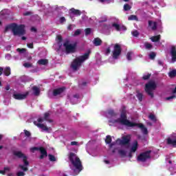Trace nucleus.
I'll list each match as a JSON object with an SVG mask.
<instances>
[{"label": "nucleus", "mask_w": 176, "mask_h": 176, "mask_svg": "<svg viewBox=\"0 0 176 176\" xmlns=\"http://www.w3.org/2000/svg\"><path fill=\"white\" fill-rule=\"evenodd\" d=\"M111 53V47H109L106 49V54H109Z\"/></svg>", "instance_id": "53"}, {"label": "nucleus", "mask_w": 176, "mask_h": 176, "mask_svg": "<svg viewBox=\"0 0 176 176\" xmlns=\"http://www.w3.org/2000/svg\"><path fill=\"white\" fill-rule=\"evenodd\" d=\"M66 89L67 88L65 87H62L54 89L53 96L54 97H57V96H60V94H63V93L65 91Z\"/></svg>", "instance_id": "11"}, {"label": "nucleus", "mask_w": 176, "mask_h": 176, "mask_svg": "<svg viewBox=\"0 0 176 176\" xmlns=\"http://www.w3.org/2000/svg\"><path fill=\"white\" fill-rule=\"evenodd\" d=\"M102 44V41L100 38H95L94 39V46H101Z\"/></svg>", "instance_id": "19"}, {"label": "nucleus", "mask_w": 176, "mask_h": 176, "mask_svg": "<svg viewBox=\"0 0 176 176\" xmlns=\"http://www.w3.org/2000/svg\"><path fill=\"white\" fill-rule=\"evenodd\" d=\"M148 27H151L153 31H155V30H157V23L152 21H148Z\"/></svg>", "instance_id": "17"}, {"label": "nucleus", "mask_w": 176, "mask_h": 176, "mask_svg": "<svg viewBox=\"0 0 176 176\" xmlns=\"http://www.w3.org/2000/svg\"><path fill=\"white\" fill-rule=\"evenodd\" d=\"M16 175L17 176H24V175H25V173L23 171H19L16 173Z\"/></svg>", "instance_id": "49"}, {"label": "nucleus", "mask_w": 176, "mask_h": 176, "mask_svg": "<svg viewBox=\"0 0 176 176\" xmlns=\"http://www.w3.org/2000/svg\"><path fill=\"white\" fill-rule=\"evenodd\" d=\"M144 46H145L146 49H152V47H153L152 44H151L149 43H146L144 44Z\"/></svg>", "instance_id": "43"}, {"label": "nucleus", "mask_w": 176, "mask_h": 176, "mask_svg": "<svg viewBox=\"0 0 176 176\" xmlns=\"http://www.w3.org/2000/svg\"><path fill=\"white\" fill-rule=\"evenodd\" d=\"M111 25L113 28H115L116 30H117L118 32H120V25L116 23H113Z\"/></svg>", "instance_id": "28"}, {"label": "nucleus", "mask_w": 176, "mask_h": 176, "mask_svg": "<svg viewBox=\"0 0 176 176\" xmlns=\"http://www.w3.org/2000/svg\"><path fill=\"white\" fill-rule=\"evenodd\" d=\"M0 174L5 175V174H6V171L0 170Z\"/></svg>", "instance_id": "60"}, {"label": "nucleus", "mask_w": 176, "mask_h": 176, "mask_svg": "<svg viewBox=\"0 0 176 176\" xmlns=\"http://www.w3.org/2000/svg\"><path fill=\"white\" fill-rule=\"evenodd\" d=\"M168 76H169V78H175V76H176V69H173V70L169 72H168Z\"/></svg>", "instance_id": "27"}, {"label": "nucleus", "mask_w": 176, "mask_h": 176, "mask_svg": "<svg viewBox=\"0 0 176 176\" xmlns=\"http://www.w3.org/2000/svg\"><path fill=\"white\" fill-rule=\"evenodd\" d=\"M156 57V53L152 52L149 54V58L151 60H155V58Z\"/></svg>", "instance_id": "36"}, {"label": "nucleus", "mask_w": 176, "mask_h": 176, "mask_svg": "<svg viewBox=\"0 0 176 176\" xmlns=\"http://www.w3.org/2000/svg\"><path fill=\"white\" fill-rule=\"evenodd\" d=\"M138 149V142L137 140H135L133 142V144L131 148L130 151L133 152V153H134L135 152L137 151Z\"/></svg>", "instance_id": "18"}, {"label": "nucleus", "mask_w": 176, "mask_h": 176, "mask_svg": "<svg viewBox=\"0 0 176 176\" xmlns=\"http://www.w3.org/2000/svg\"><path fill=\"white\" fill-rule=\"evenodd\" d=\"M70 145H72V146L78 145V142H72L70 143Z\"/></svg>", "instance_id": "55"}, {"label": "nucleus", "mask_w": 176, "mask_h": 176, "mask_svg": "<svg viewBox=\"0 0 176 176\" xmlns=\"http://www.w3.org/2000/svg\"><path fill=\"white\" fill-rule=\"evenodd\" d=\"M40 153L41 154L39 157V159L42 160V159H45V157H47V151L46 148L43 146L39 147Z\"/></svg>", "instance_id": "12"}, {"label": "nucleus", "mask_w": 176, "mask_h": 176, "mask_svg": "<svg viewBox=\"0 0 176 176\" xmlns=\"http://www.w3.org/2000/svg\"><path fill=\"white\" fill-rule=\"evenodd\" d=\"M34 124L37 126L38 129H41L42 131H49V128L47 126H45L43 124L38 123L36 121H34Z\"/></svg>", "instance_id": "15"}, {"label": "nucleus", "mask_w": 176, "mask_h": 176, "mask_svg": "<svg viewBox=\"0 0 176 176\" xmlns=\"http://www.w3.org/2000/svg\"><path fill=\"white\" fill-rule=\"evenodd\" d=\"M39 65H47L49 64V60L47 59H40L38 61Z\"/></svg>", "instance_id": "22"}, {"label": "nucleus", "mask_w": 176, "mask_h": 176, "mask_svg": "<svg viewBox=\"0 0 176 176\" xmlns=\"http://www.w3.org/2000/svg\"><path fill=\"white\" fill-rule=\"evenodd\" d=\"M78 35H80V30L78 29L74 32V36H78Z\"/></svg>", "instance_id": "47"}, {"label": "nucleus", "mask_w": 176, "mask_h": 176, "mask_svg": "<svg viewBox=\"0 0 176 176\" xmlns=\"http://www.w3.org/2000/svg\"><path fill=\"white\" fill-rule=\"evenodd\" d=\"M3 72L4 74V75L6 76H9L11 74L10 72V67H7L4 69V70H3Z\"/></svg>", "instance_id": "24"}, {"label": "nucleus", "mask_w": 176, "mask_h": 176, "mask_svg": "<svg viewBox=\"0 0 176 176\" xmlns=\"http://www.w3.org/2000/svg\"><path fill=\"white\" fill-rule=\"evenodd\" d=\"M148 118L150 119V120H151L154 123H156V122H157V119L156 118V116H155L154 114H150L148 116Z\"/></svg>", "instance_id": "26"}, {"label": "nucleus", "mask_w": 176, "mask_h": 176, "mask_svg": "<svg viewBox=\"0 0 176 176\" xmlns=\"http://www.w3.org/2000/svg\"><path fill=\"white\" fill-rule=\"evenodd\" d=\"M135 126L138 127L139 129H140L141 131L145 135H146V134H148V129H146V127H145V126L143 125L142 123H135V122H134L133 127H135Z\"/></svg>", "instance_id": "10"}, {"label": "nucleus", "mask_w": 176, "mask_h": 176, "mask_svg": "<svg viewBox=\"0 0 176 176\" xmlns=\"http://www.w3.org/2000/svg\"><path fill=\"white\" fill-rule=\"evenodd\" d=\"M32 90L34 93V96H39L40 93H41V90L39 89V88L36 86H34L32 87Z\"/></svg>", "instance_id": "23"}, {"label": "nucleus", "mask_w": 176, "mask_h": 176, "mask_svg": "<svg viewBox=\"0 0 176 176\" xmlns=\"http://www.w3.org/2000/svg\"><path fill=\"white\" fill-rule=\"evenodd\" d=\"M105 142L106 144H111V142H112V138L111 135H108L106 136Z\"/></svg>", "instance_id": "32"}, {"label": "nucleus", "mask_w": 176, "mask_h": 176, "mask_svg": "<svg viewBox=\"0 0 176 176\" xmlns=\"http://www.w3.org/2000/svg\"><path fill=\"white\" fill-rule=\"evenodd\" d=\"M85 35L86 36L90 35V34H91V29L90 28H86L85 30Z\"/></svg>", "instance_id": "40"}, {"label": "nucleus", "mask_w": 176, "mask_h": 176, "mask_svg": "<svg viewBox=\"0 0 176 176\" xmlns=\"http://www.w3.org/2000/svg\"><path fill=\"white\" fill-rule=\"evenodd\" d=\"M156 87H157V86L155 81L150 80L145 85L144 91L146 94L151 96V98H153V97H155L153 91L156 90Z\"/></svg>", "instance_id": "6"}, {"label": "nucleus", "mask_w": 176, "mask_h": 176, "mask_svg": "<svg viewBox=\"0 0 176 176\" xmlns=\"http://www.w3.org/2000/svg\"><path fill=\"white\" fill-rule=\"evenodd\" d=\"M90 53H91V51L88 50L87 52L85 53L84 55L74 59L70 65L72 69H73V71H78V69L80 68L82 63H83V61H86V60H88L89 57L90 56Z\"/></svg>", "instance_id": "3"}, {"label": "nucleus", "mask_w": 176, "mask_h": 176, "mask_svg": "<svg viewBox=\"0 0 176 176\" xmlns=\"http://www.w3.org/2000/svg\"><path fill=\"white\" fill-rule=\"evenodd\" d=\"M133 153H134L130 151L129 153V157H130V158L133 157Z\"/></svg>", "instance_id": "59"}, {"label": "nucleus", "mask_w": 176, "mask_h": 176, "mask_svg": "<svg viewBox=\"0 0 176 176\" xmlns=\"http://www.w3.org/2000/svg\"><path fill=\"white\" fill-rule=\"evenodd\" d=\"M12 155L15 156L16 157H18V159H22L23 162V165L19 164V167L23 171H27L28 170V166H30V162H28V157L25 155L21 151H12Z\"/></svg>", "instance_id": "4"}, {"label": "nucleus", "mask_w": 176, "mask_h": 176, "mask_svg": "<svg viewBox=\"0 0 176 176\" xmlns=\"http://www.w3.org/2000/svg\"><path fill=\"white\" fill-rule=\"evenodd\" d=\"M23 67H25V68H31L32 67V63H23Z\"/></svg>", "instance_id": "39"}, {"label": "nucleus", "mask_w": 176, "mask_h": 176, "mask_svg": "<svg viewBox=\"0 0 176 176\" xmlns=\"http://www.w3.org/2000/svg\"><path fill=\"white\" fill-rule=\"evenodd\" d=\"M128 20L138 21V17L136 15H130L128 18Z\"/></svg>", "instance_id": "31"}, {"label": "nucleus", "mask_w": 176, "mask_h": 176, "mask_svg": "<svg viewBox=\"0 0 176 176\" xmlns=\"http://www.w3.org/2000/svg\"><path fill=\"white\" fill-rule=\"evenodd\" d=\"M130 9H131V6H130V5L125 4L124 6V10H125V12H127V11L130 10Z\"/></svg>", "instance_id": "37"}, {"label": "nucleus", "mask_w": 176, "mask_h": 176, "mask_svg": "<svg viewBox=\"0 0 176 176\" xmlns=\"http://www.w3.org/2000/svg\"><path fill=\"white\" fill-rule=\"evenodd\" d=\"M152 151H147L140 154L138 156V160L139 162H146L148 159H151V153Z\"/></svg>", "instance_id": "8"}, {"label": "nucleus", "mask_w": 176, "mask_h": 176, "mask_svg": "<svg viewBox=\"0 0 176 176\" xmlns=\"http://www.w3.org/2000/svg\"><path fill=\"white\" fill-rule=\"evenodd\" d=\"M122 54V46L118 43L115 44L113 51V58H118Z\"/></svg>", "instance_id": "9"}, {"label": "nucleus", "mask_w": 176, "mask_h": 176, "mask_svg": "<svg viewBox=\"0 0 176 176\" xmlns=\"http://www.w3.org/2000/svg\"><path fill=\"white\" fill-rule=\"evenodd\" d=\"M70 12L71 13H72V14H74L75 16H80L82 14L80 10H76L74 8L70 9Z\"/></svg>", "instance_id": "20"}, {"label": "nucleus", "mask_w": 176, "mask_h": 176, "mask_svg": "<svg viewBox=\"0 0 176 176\" xmlns=\"http://www.w3.org/2000/svg\"><path fill=\"white\" fill-rule=\"evenodd\" d=\"M173 94H175L176 93V87H175V89L172 91Z\"/></svg>", "instance_id": "64"}, {"label": "nucleus", "mask_w": 176, "mask_h": 176, "mask_svg": "<svg viewBox=\"0 0 176 176\" xmlns=\"http://www.w3.org/2000/svg\"><path fill=\"white\" fill-rule=\"evenodd\" d=\"M37 122H38V123H42V122H43V118H40L37 120Z\"/></svg>", "instance_id": "57"}, {"label": "nucleus", "mask_w": 176, "mask_h": 176, "mask_svg": "<svg viewBox=\"0 0 176 176\" xmlns=\"http://www.w3.org/2000/svg\"><path fill=\"white\" fill-rule=\"evenodd\" d=\"M116 144V143H115V142L110 143L109 148H113V146H115Z\"/></svg>", "instance_id": "56"}, {"label": "nucleus", "mask_w": 176, "mask_h": 176, "mask_svg": "<svg viewBox=\"0 0 176 176\" xmlns=\"http://www.w3.org/2000/svg\"><path fill=\"white\" fill-rule=\"evenodd\" d=\"M126 58L129 61L131 60V52H128L126 54Z\"/></svg>", "instance_id": "46"}, {"label": "nucleus", "mask_w": 176, "mask_h": 176, "mask_svg": "<svg viewBox=\"0 0 176 176\" xmlns=\"http://www.w3.org/2000/svg\"><path fill=\"white\" fill-rule=\"evenodd\" d=\"M133 36H138L140 35V32H138V30H134L133 32H131Z\"/></svg>", "instance_id": "42"}, {"label": "nucleus", "mask_w": 176, "mask_h": 176, "mask_svg": "<svg viewBox=\"0 0 176 176\" xmlns=\"http://www.w3.org/2000/svg\"><path fill=\"white\" fill-rule=\"evenodd\" d=\"M157 63H158V65H163V62H162V60H157Z\"/></svg>", "instance_id": "61"}, {"label": "nucleus", "mask_w": 176, "mask_h": 176, "mask_svg": "<svg viewBox=\"0 0 176 176\" xmlns=\"http://www.w3.org/2000/svg\"><path fill=\"white\" fill-rule=\"evenodd\" d=\"M136 93H137V94H136L137 98L138 99L140 102H142V100L144 98V94H142V93L140 92V91H137Z\"/></svg>", "instance_id": "21"}, {"label": "nucleus", "mask_w": 176, "mask_h": 176, "mask_svg": "<svg viewBox=\"0 0 176 176\" xmlns=\"http://www.w3.org/2000/svg\"><path fill=\"white\" fill-rule=\"evenodd\" d=\"M65 21H66L65 17L61 16L60 18V24H63V23H65Z\"/></svg>", "instance_id": "48"}, {"label": "nucleus", "mask_w": 176, "mask_h": 176, "mask_svg": "<svg viewBox=\"0 0 176 176\" xmlns=\"http://www.w3.org/2000/svg\"><path fill=\"white\" fill-rule=\"evenodd\" d=\"M32 152H35V151H39V147H32L31 148Z\"/></svg>", "instance_id": "52"}, {"label": "nucleus", "mask_w": 176, "mask_h": 176, "mask_svg": "<svg viewBox=\"0 0 176 176\" xmlns=\"http://www.w3.org/2000/svg\"><path fill=\"white\" fill-rule=\"evenodd\" d=\"M108 21V18L107 16H103L100 17V20L99 21V23H105Z\"/></svg>", "instance_id": "34"}, {"label": "nucleus", "mask_w": 176, "mask_h": 176, "mask_svg": "<svg viewBox=\"0 0 176 176\" xmlns=\"http://www.w3.org/2000/svg\"><path fill=\"white\" fill-rule=\"evenodd\" d=\"M126 31L127 30V28H126V26L124 25H122L120 26V31Z\"/></svg>", "instance_id": "51"}, {"label": "nucleus", "mask_w": 176, "mask_h": 176, "mask_svg": "<svg viewBox=\"0 0 176 176\" xmlns=\"http://www.w3.org/2000/svg\"><path fill=\"white\" fill-rule=\"evenodd\" d=\"M69 160L71 162L74 167H75V169H74V175H78V174L83 170V166H82L80 159L78 158L74 153H70L69 155Z\"/></svg>", "instance_id": "2"}, {"label": "nucleus", "mask_w": 176, "mask_h": 176, "mask_svg": "<svg viewBox=\"0 0 176 176\" xmlns=\"http://www.w3.org/2000/svg\"><path fill=\"white\" fill-rule=\"evenodd\" d=\"M27 96H28V93L27 94H15L13 95V97L15 100H25L27 98Z\"/></svg>", "instance_id": "13"}, {"label": "nucleus", "mask_w": 176, "mask_h": 176, "mask_svg": "<svg viewBox=\"0 0 176 176\" xmlns=\"http://www.w3.org/2000/svg\"><path fill=\"white\" fill-rule=\"evenodd\" d=\"M126 153H127L124 150H118V155H120L121 157H125Z\"/></svg>", "instance_id": "30"}, {"label": "nucleus", "mask_w": 176, "mask_h": 176, "mask_svg": "<svg viewBox=\"0 0 176 176\" xmlns=\"http://www.w3.org/2000/svg\"><path fill=\"white\" fill-rule=\"evenodd\" d=\"M28 47H29V49H34V43H31L29 44H27Z\"/></svg>", "instance_id": "50"}, {"label": "nucleus", "mask_w": 176, "mask_h": 176, "mask_svg": "<svg viewBox=\"0 0 176 176\" xmlns=\"http://www.w3.org/2000/svg\"><path fill=\"white\" fill-rule=\"evenodd\" d=\"M57 39L59 42H63V37L60 35L57 36Z\"/></svg>", "instance_id": "54"}, {"label": "nucleus", "mask_w": 176, "mask_h": 176, "mask_svg": "<svg viewBox=\"0 0 176 176\" xmlns=\"http://www.w3.org/2000/svg\"><path fill=\"white\" fill-rule=\"evenodd\" d=\"M174 98H176V96L175 95H173L171 96L167 97V98H166V100L167 101H170V100H174Z\"/></svg>", "instance_id": "45"}, {"label": "nucleus", "mask_w": 176, "mask_h": 176, "mask_svg": "<svg viewBox=\"0 0 176 176\" xmlns=\"http://www.w3.org/2000/svg\"><path fill=\"white\" fill-rule=\"evenodd\" d=\"M108 114L110 116H116V113H115V111H113V109H110L108 111Z\"/></svg>", "instance_id": "35"}, {"label": "nucleus", "mask_w": 176, "mask_h": 176, "mask_svg": "<svg viewBox=\"0 0 176 176\" xmlns=\"http://www.w3.org/2000/svg\"><path fill=\"white\" fill-rule=\"evenodd\" d=\"M63 46L67 54H69V53H75V52H76V43L69 44V41H66L63 43Z\"/></svg>", "instance_id": "7"}, {"label": "nucleus", "mask_w": 176, "mask_h": 176, "mask_svg": "<svg viewBox=\"0 0 176 176\" xmlns=\"http://www.w3.org/2000/svg\"><path fill=\"white\" fill-rule=\"evenodd\" d=\"M23 131L25 133V137H28V138L31 137V132H30V131H27L25 129Z\"/></svg>", "instance_id": "44"}, {"label": "nucleus", "mask_w": 176, "mask_h": 176, "mask_svg": "<svg viewBox=\"0 0 176 176\" xmlns=\"http://www.w3.org/2000/svg\"><path fill=\"white\" fill-rule=\"evenodd\" d=\"M6 90H10V85H8L6 87Z\"/></svg>", "instance_id": "62"}, {"label": "nucleus", "mask_w": 176, "mask_h": 176, "mask_svg": "<svg viewBox=\"0 0 176 176\" xmlns=\"http://www.w3.org/2000/svg\"><path fill=\"white\" fill-rule=\"evenodd\" d=\"M16 52L19 53L20 54H23V53H25L27 52V49L25 48H17Z\"/></svg>", "instance_id": "33"}, {"label": "nucleus", "mask_w": 176, "mask_h": 176, "mask_svg": "<svg viewBox=\"0 0 176 176\" xmlns=\"http://www.w3.org/2000/svg\"><path fill=\"white\" fill-rule=\"evenodd\" d=\"M115 123H120L122 126H126V127H134V122L127 120V114L124 110L121 112L120 118L114 120Z\"/></svg>", "instance_id": "5"}, {"label": "nucleus", "mask_w": 176, "mask_h": 176, "mask_svg": "<svg viewBox=\"0 0 176 176\" xmlns=\"http://www.w3.org/2000/svg\"><path fill=\"white\" fill-rule=\"evenodd\" d=\"M49 116H50V113H44V120H46L47 122H49L50 123L53 122V120L49 119Z\"/></svg>", "instance_id": "25"}, {"label": "nucleus", "mask_w": 176, "mask_h": 176, "mask_svg": "<svg viewBox=\"0 0 176 176\" xmlns=\"http://www.w3.org/2000/svg\"><path fill=\"white\" fill-rule=\"evenodd\" d=\"M120 145H130V138L127 136L122 138V140H120Z\"/></svg>", "instance_id": "16"}, {"label": "nucleus", "mask_w": 176, "mask_h": 176, "mask_svg": "<svg viewBox=\"0 0 176 176\" xmlns=\"http://www.w3.org/2000/svg\"><path fill=\"white\" fill-rule=\"evenodd\" d=\"M151 78V74H148L147 75H144L142 77V80H148V79H149Z\"/></svg>", "instance_id": "41"}, {"label": "nucleus", "mask_w": 176, "mask_h": 176, "mask_svg": "<svg viewBox=\"0 0 176 176\" xmlns=\"http://www.w3.org/2000/svg\"><path fill=\"white\" fill-rule=\"evenodd\" d=\"M10 30L14 36H23L25 35V25L11 23L6 26L4 32H8Z\"/></svg>", "instance_id": "1"}, {"label": "nucleus", "mask_w": 176, "mask_h": 176, "mask_svg": "<svg viewBox=\"0 0 176 176\" xmlns=\"http://www.w3.org/2000/svg\"><path fill=\"white\" fill-rule=\"evenodd\" d=\"M3 74V67H0V76Z\"/></svg>", "instance_id": "58"}, {"label": "nucleus", "mask_w": 176, "mask_h": 176, "mask_svg": "<svg viewBox=\"0 0 176 176\" xmlns=\"http://www.w3.org/2000/svg\"><path fill=\"white\" fill-rule=\"evenodd\" d=\"M74 98H79V94H75V95H74Z\"/></svg>", "instance_id": "63"}, {"label": "nucleus", "mask_w": 176, "mask_h": 176, "mask_svg": "<svg viewBox=\"0 0 176 176\" xmlns=\"http://www.w3.org/2000/svg\"><path fill=\"white\" fill-rule=\"evenodd\" d=\"M151 40L152 42H159V41H160V35L154 36L151 38Z\"/></svg>", "instance_id": "29"}, {"label": "nucleus", "mask_w": 176, "mask_h": 176, "mask_svg": "<svg viewBox=\"0 0 176 176\" xmlns=\"http://www.w3.org/2000/svg\"><path fill=\"white\" fill-rule=\"evenodd\" d=\"M48 156L50 162H56V157H54V155L49 154Z\"/></svg>", "instance_id": "38"}, {"label": "nucleus", "mask_w": 176, "mask_h": 176, "mask_svg": "<svg viewBox=\"0 0 176 176\" xmlns=\"http://www.w3.org/2000/svg\"><path fill=\"white\" fill-rule=\"evenodd\" d=\"M170 56L172 57V63H175L176 61V47L175 46H172L170 49Z\"/></svg>", "instance_id": "14"}]
</instances>
